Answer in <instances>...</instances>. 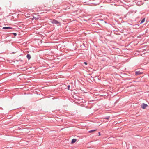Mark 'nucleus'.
<instances>
[{"label": "nucleus", "instance_id": "1", "mask_svg": "<svg viewBox=\"0 0 149 149\" xmlns=\"http://www.w3.org/2000/svg\"><path fill=\"white\" fill-rule=\"evenodd\" d=\"M148 106V105L144 103H143L141 106V107L143 109H145L146 108V107Z\"/></svg>", "mask_w": 149, "mask_h": 149}, {"label": "nucleus", "instance_id": "2", "mask_svg": "<svg viewBox=\"0 0 149 149\" xmlns=\"http://www.w3.org/2000/svg\"><path fill=\"white\" fill-rule=\"evenodd\" d=\"M52 23L53 24H57L59 23V22L58 21L55 20H53L52 21Z\"/></svg>", "mask_w": 149, "mask_h": 149}, {"label": "nucleus", "instance_id": "3", "mask_svg": "<svg viewBox=\"0 0 149 149\" xmlns=\"http://www.w3.org/2000/svg\"><path fill=\"white\" fill-rule=\"evenodd\" d=\"M12 28L10 27H4L3 28V29H12Z\"/></svg>", "mask_w": 149, "mask_h": 149}, {"label": "nucleus", "instance_id": "4", "mask_svg": "<svg viewBox=\"0 0 149 149\" xmlns=\"http://www.w3.org/2000/svg\"><path fill=\"white\" fill-rule=\"evenodd\" d=\"M77 141V139H73L72 140L71 143H74L75 142H76Z\"/></svg>", "mask_w": 149, "mask_h": 149}, {"label": "nucleus", "instance_id": "5", "mask_svg": "<svg viewBox=\"0 0 149 149\" xmlns=\"http://www.w3.org/2000/svg\"><path fill=\"white\" fill-rule=\"evenodd\" d=\"M27 57L29 60L31 58V56L29 54H28L27 55Z\"/></svg>", "mask_w": 149, "mask_h": 149}, {"label": "nucleus", "instance_id": "6", "mask_svg": "<svg viewBox=\"0 0 149 149\" xmlns=\"http://www.w3.org/2000/svg\"><path fill=\"white\" fill-rule=\"evenodd\" d=\"M135 73L136 75H139L141 74L139 71H136V72Z\"/></svg>", "mask_w": 149, "mask_h": 149}, {"label": "nucleus", "instance_id": "7", "mask_svg": "<svg viewBox=\"0 0 149 149\" xmlns=\"http://www.w3.org/2000/svg\"><path fill=\"white\" fill-rule=\"evenodd\" d=\"M96 130H91L89 131V133H92V132H93L96 131Z\"/></svg>", "mask_w": 149, "mask_h": 149}, {"label": "nucleus", "instance_id": "8", "mask_svg": "<svg viewBox=\"0 0 149 149\" xmlns=\"http://www.w3.org/2000/svg\"><path fill=\"white\" fill-rule=\"evenodd\" d=\"M145 21V18H144L141 21V23H143Z\"/></svg>", "mask_w": 149, "mask_h": 149}, {"label": "nucleus", "instance_id": "9", "mask_svg": "<svg viewBox=\"0 0 149 149\" xmlns=\"http://www.w3.org/2000/svg\"><path fill=\"white\" fill-rule=\"evenodd\" d=\"M70 87V86L69 85L68 86V90H69Z\"/></svg>", "mask_w": 149, "mask_h": 149}, {"label": "nucleus", "instance_id": "10", "mask_svg": "<svg viewBox=\"0 0 149 149\" xmlns=\"http://www.w3.org/2000/svg\"><path fill=\"white\" fill-rule=\"evenodd\" d=\"M13 34L15 36L17 35L16 33H13Z\"/></svg>", "mask_w": 149, "mask_h": 149}, {"label": "nucleus", "instance_id": "11", "mask_svg": "<svg viewBox=\"0 0 149 149\" xmlns=\"http://www.w3.org/2000/svg\"><path fill=\"white\" fill-rule=\"evenodd\" d=\"M84 63L86 65H87V63L86 62H84Z\"/></svg>", "mask_w": 149, "mask_h": 149}, {"label": "nucleus", "instance_id": "12", "mask_svg": "<svg viewBox=\"0 0 149 149\" xmlns=\"http://www.w3.org/2000/svg\"><path fill=\"white\" fill-rule=\"evenodd\" d=\"M109 118V117H107L106 118L107 119H108Z\"/></svg>", "mask_w": 149, "mask_h": 149}, {"label": "nucleus", "instance_id": "13", "mask_svg": "<svg viewBox=\"0 0 149 149\" xmlns=\"http://www.w3.org/2000/svg\"><path fill=\"white\" fill-rule=\"evenodd\" d=\"M99 135L100 136V133L99 132Z\"/></svg>", "mask_w": 149, "mask_h": 149}]
</instances>
